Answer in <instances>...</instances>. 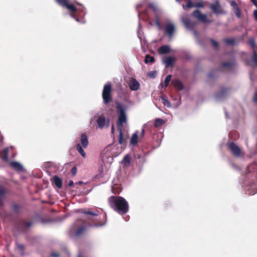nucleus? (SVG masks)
Wrapping results in <instances>:
<instances>
[{
  "mask_svg": "<svg viewBox=\"0 0 257 257\" xmlns=\"http://www.w3.org/2000/svg\"><path fill=\"white\" fill-rule=\"evenodd\" d=\"M165 123V121L161 118H156L155 120L154 126L156 127L162 125Z\"/></svg>",
  "mask_w": 257,
  "mask_h": 257,
  "instance_id": "28",
  "label": "nucleus"
},
{
  "mask_svg": "<svg viewBox=\"0 0 257 257\" xmlns=\"http://www.w3.org/2000/svg\"><path fill=\"white\" fill-rule=\"evenodd\" d=\"M145 135V130L143 128L141 131V133L140 135V138L144 137Z\"/></svg>",
  "mask_w": 257,
  "mask_h": 257,
  "instance_id": "45",
  "label": "nucleus"
},
{
  "mask_svg": "<svg viewBox=\"0 0 257 257\" xmlns=\"http://www.w3.org/2000/svg\"><path fill=\"white\" fill-rule=\"evenodd\" d=\"M16 212H17L19 210H17V209H15L14 210Z\"/></svg>",
  "mask_w": 257,
  "mask_h": 257,
  "instance_id": "55",
  "label": "nucleus"
},
{
  "mask_svg": "<svg viewBox=\"0 0 257 257\" xmlns=\"http://www.w3.org/2000/svg\"><path fill=\"white\" fill-rule=\"evenodd\" d=\"M172 84L178 90H182L184 88V84L179 79H173L172 81Z\"/></svg>",
  "mask_w": 257,
  "mask_h": 257,
  "instance_id": "12",
  "label": "nucleus"
},
{
  "mask_svg": "<svg viewBox=\"0 0 257 257\" xmlns=\"http://www.w3.org/2000/svg\"><path fill=\"white\" fill-rule=\"evenodd\" d=\"M139 87L140 84L136 79H133L131 81L130 84V88L132 90H137L139 89Z\"/></svg>",
  "mask_w": 257,
  "mask_h": 257,
  "instance_id": "17",
  "label": "nucleus"
},
{
  "mask_svg": "<svg viewBox=\"0 0 257 257\" xmlns=\"http://www.w3.org/2000/svg\"><path fill=\"white\" fill-rule=\"evenodd\" d=\"M7 193V190L6 188L3 186L0 185V207L3 205V200Z\"/></svg>",
  "mask_w": 257,
  "mask_h": 257,
  "instance_id": "15",
  "label": "nucleus"
},
{
  "mask_svg": "<svg viewBox=\"0 0 257 257\" xmlns=\"http://www.w3.org/2000/svg\"><path fill=\"white\" fill-rule=\"evenodd\" d=\"M248 44L250 45L251 48L253 49V51L254 50H255L254 47H255V40L253 38L249 39V40L248 41Z\"/></svg>",
  "mask_w": 257,
  "mask_h": 257,
  "instance_id": "36",
  "label": "nucleus"
},
{
  "mask_svg": "<svg viewBox=\"0 0 257 257\" xmlns=\"http://www.w3.org/2000/svg\"><path fill=\"white\" fill-rule=\"evenodd\" d=\"M111 91V85L110 83L104 85L102 90V97L103 103L105 104H107L112 101Z\"/></svg>",
  "mask_w": 257,
  "mask_h": 257,
  "instance_id": "4",
  "label": "nucleus"
},
{
  "mask_svg": "<svg viewBox=\"0 0 257 257\" xmlns=\"http://www.w3.org/2000/svg\"><path fill=\"white\" fill-rule=\"evenodd\" d=\"M55 1L60 6L63 7L67 8L68 10L72 13H75L77 11L76 7L71 4H69V0H55Z\"/></svg>",
  "mask_w": 257,
  "mask_h": 257,
  "instance_id": "9",
  "label": "nucleus"
},
{
  "mask_svg": "<svg viewBox=\"0 0 257 257\" xmlns=\"http://www.w3.org/2000/svg\"><path fill=\"white\" fill-rule=\"evenodd\" d=\"M33 224L34 222L33 221H27L25 219H22L20 220L19 222L18 227L21 230L24 231L30 227Z\"/></svg>",
  "mask_w": 257,
  "mask_h": 257,
  "instance_id": "10",
  "label": "nucleus"
},
{
  "mask_svg": "<svg viewBox=\"0 0 257 257\" xmlns=\"http://www.w3.org/2000/svg\"><path fill=\"white\" fill-rule=\"evenodd\" d=\"M11 165L12 167L18 170H21L22 169V166L18 162H11Z\"/></svg>",
  "mask_w": 257,
  "mask_h": 257,
  "instance_id": "29",
  "label": "nucleus"
},
{
  "mask_svg": "<svg viewBox=\"0 0 257 257\" xmlns=\"http://www.w3.org/2000/svg\"><path fill=\"white\" fill-rule=\"evenodd\" d=\"M176 2L180 3V0H176Z\"/></svg>",
  "mask_w": 257,
  "mask_h": 257,
  "instance_id": "56",
  "label": "nucleus"
},
{
  "mask_svg": "<svg viewBox=\"0 0 257 257\" xmlns=\"http://www.w3.org/2000/svg\"><path fill=\"white\" fill-rule=\"evenodd\" d=\"M59 254L56 252H53L51 253V257H59Z\"/></svg>",
  "mask_w": 257,
  "mask_h": 257,
  "instance_id": "44",
  "label": "nucleus"
},
{
  "mask_svg": "<svg viewBox=\"0 0 257 257\" xmlns=\"http://www.w3.org/2000/svg\"><path fill=\"white\" fill-rule=\"evenodd\" d=\"M252 61L254 63L255 66L257 67V53L256 52L255 50L253 51Z\"/></svg>",
  "mask_w": 257,
  "mask_h": 257,
  "instance_id": "33",
  "label": "nucleus"
},
{
  "mask_svg": "<svg viewBox=\"0 0 257 257\" xmlns=\"http://www.w3.org/2000/svg\"><path fill=\"white\" fill-rule=\"evenodd\" d=\"M155 24L159 30H161L163 29V28L162 26L161 23L158 19L156 20Z\"/></svg>",
  "mask_w": 257,
  "mask_h": 257,
  "instance_id": "37",
  "label": "nucleus"
},
{
  "mask_svg": "<svg viewBox=\"0 0 257 257\" xmlns=\"http://www.w3.org/2000/svg\"><path fill=\"white\" fill-rule=\"evenodd\" d=\"M111 133L112 134H113L114 133V126L113 125H112V126H111Z\"/></svg>",
  "mask_w": 257,
  "mask_h": 257,
  "instance_id": "49",
  "label": "nucleus"
},
{
  "mask_svg": "<svg viewBox=\"0 0 257 257\" xmlns=\"http://www.w3.org/2000/svg\"><path fill=\"white\" fill-rule=\"evenodd\" d=\"M204 5L203 3L201 2H199L194 3V7L203 8H204Z\"/></svg>",
  "mask_w": 257,
  "mask_h": 257,
  "instance_id": "38",
  "label": "nucleus"
},
{
  "mask_svg": "<svg viewBox=\"0 0 257 257\" xmlns=\"http://www.w3.org/2000/svg\"><path fill=\"white\" fill-rule=\"evenodd\" d=\"M252 100L254 102H257V91L254 94V96L252 98Z\"/></svg>",
  "mask_w": 257,
  "mask_h": 257,
  "instance_id": "43",
  "label": "nucleus"
},
{
  "mask_svg": "<svg viewBox=\"0 0 257 257\" xmlns=\"http://www.w3.org/2000/svg\"><path fill=\"white\" fill-rule=\"evenodd\" d=\"M211 43L214 48L217 49L219 47V44L218 42L213 39L211 40Z\"/></svg>",
  "mask_w": 257,
  "mask_h": 257,
  "instance_id": "39",
  "label": "nucleus"
},
{
  "mask_svg": "<svg viewBox=\"0 0 257 257\" xmlns=\"http://www.w3.org/2000/svg\"><path fill=\"white\" fill-rule=\"evenodd\" d=\"M175 25L171 23L166 24L164 28L165 33L167 34L170 38H171L175 32Z\"/></svg>",
  "mask_w": 257,
  "mask_h": 257,
  "instance_id": "11",
  "label": "nucleus"
},
{
  "mask_svg": "<svg viewBox=\"0 0 257 257\" xmlns=\"http://www.w3.org/2000/svg\"><path fill=\"white\" fill-rule=\"evenodd\" d=\"M253 16L254 17L255 20L257 21V11H254Z\"/></svg>",
  "mask_w": 257,
  "mask_h": 257,
  "instance_id": "46",
  "label": "nucleus"
},
{
  "mask_svg": "<svg viewBox=\"0 0 257 257\" xmlns=\"http://www.w3.org/2000/svg\"><path fill=\"white\" fill-rule=\"evenodd\" d=\"M92 224L84 219H78L72 226V231L76 237H81L85 234Z\"/></svg>",
  "mask_w": 257,
  "mask_h": 257,
  "instance_id": "2",
  "label": "nucleus"
},
{
  "mask_svg": "<svg viewBox=\"0 0 257 257\" xmlns=\"http://www.w3.org/2000/svg\"><path fill=\"white\" fill-rule=\"evenodd\" d=\"M16 246H17V248L20 251L21 255H23V256L24 255H25V246L24 244H20V243H18V242H17Z\"/></svg>",
  "mask_w": 257,
  "mask_h": 257,
  "instance_id": "22",
  "label": "nucleus"
},
{
  "mask_svg": "<svg viewBox=\"0 0 257 257\" xmlns=\"http://www.w3.org/2000/svg\"><path fill=\"white\" fill-rule=\"evenodd\" d=\"M73 184H74V183H73V181H72V180L69 181V182L68 183V186H69L72 187V186H73Z\"/></svg>",
  "mask_w": 257,
  "mask_h": 257,
  "instance_id": "47",
  "label": "nucleus"
},
{
  "mask_svg": "<svg viewBox=\"0 0 257 257\" xmlns=\"http://www.w3.org/2000/svg\"><path fill=\"white\" fill-rule=\"evenodd\" d=\"M71 172L73 176H75L77 172V168L76 167H73L71 170Z\"/></svg>",
  "mask_w": 257,
  "mask_h": 257,
  "instance_id": "42",
  "label": "nucleus"
},
{
  "mask_svg": "<svg viewBox=\"0 0 257 257\" xmlns=\"http://www.w3.org/2000/svg\"><path fill=\"white\" fill-rule=\"evenodd\" d=\"M230 6L232 7L233 12L235 13L236 16L239 18L241 16L240 9L235 1H232L230 3Z\"/></svg>",
  "mask_w": 257,
  "mask_h": 257,
  "instance_id": "13",
  "label": "nucleus"
},
{
  "mask_svg": "<svg viewBox=\"0 0 257 257\" xmlns=\"http://www.w3.org/2000/svg\"><path fill=\"white\" fill-rule=\"evenodd\" d=\"M14 209H18V206H14Z\"/></svg>",
  "mask_w": 257,
  "mask_h": 257,
  "instance_id": "54",
  "label": "nucleus"
},
{
  "mask_svg": "<svg viewBox=\"0 0 257 257\" xmlns=\"http://www.w3.org/2000/svg\"><path fill=\"white\" fill-rule=\"evenodd\" d=\"M1 158L5 161H8V148H6L3 151V152L2 153V155L1 156Z\"/></svg>",
  "mask_w": 257,
  "mask_h": 257,
  "instance_id": "25",
  "label": "nucleus"
},
{
  "mask_svg": "<svg viewBox=\"0 0 257 257\" xmlns=\"http://www.w3.org/2000/svg\"><path fill=\"white\" fill-rule=\"evenodd\" d=\"M253 4L257 8V0H251Z\"/></svg>",
  "mask_w": 257,
  "mask_h": 257,
  "instance_id": "48",
  "label": "nucleus"
},
{
  "mask_svg": "<svg viewBox=\"0 0 257 257\" xmlns=\"http://www.w3.org/2000/svg\"><path fill=\"white\" fill-rule=\"evenodd\" d=\"M77 183L79 184H83V182H82V181H79Z\"/></svg>",
  "mask_w": 257,
  "mask_h": 257,
  "instance_id": "53",
  "label": "nucleus"
},
{
  "mask_svg": "<svg viewBox=\"0 0 257 257\" xmlns=\"http://www.w3.org/2000/svg\"><path fill=\"white\" fill-rule=\"evenodd\" d=\"M161 100L162 102L165 105H167L168 107L171 106V103L170 101L167 99L166 96H162L161 97Z\"/></svg>",
  "mask_w": 257,
  "mask_h": 257,
  "instance_id": "30",
  "label": "nucleus"
},
{
  "mask_svg": "<svg viewBox=\"0 0 257 257\" xmlns=\"http://www.w3.org/2000/svg\"><path fill=\"white\" fill-rule=\"evenodd\" d=\"M110 206L115 209H128V204L126 200L121 196H112L108 198Z\"/></svg>",
  "mask_w": 257,
  "mask_h": 257,
  "instance_id": "3",
  "label": "nucleus"
},
{
  "mask_svg": "<svg viewBox=\"0 0 257 257\" xmlns=\"http://www.w3.org/2000/svg\"><path fill=\"white\" fill-rule=\"evenodd\" d=\"M116 108L118 113V119L116 122L117 128L119 132L118 143L120 145H123L125 143L122 131L123 124L127 123L125 107L120 103L117 102H116Z\"/></svg>",
  "mask_w": 257,
  "mask_h": 257,
  "instance_id": "1",
  "label": "nucleus"
},
{
  "mask_svg": "<svg viewBox=\"0 0 257 257\" xmlns=\"http://www.w3.org/2000/svg\"><path fill=\"white\" fill-rule=\"evenodd\" d=\"M170 52V48L168 45H163L158 49V52L160 54H166Z\"/></svg>",
  "mask_w": 257,
  "mask_h": 257,
  "instance_id": "16",
  "label": "nucleus"
},
{
  "mask_svg": "<svg viewBox=\"0 0 257 257\" xmlns=\"http://www.w3.org/2000/svg\"><path fill=\"white\" fill-rule=\"evenodd\" d=\"M210 8L216 15L225 14V12L223 10L218 1H216L214 3L211 4Z\"/></svg>",
  "mask_w": 257,
  "mask_h": 257,
  "instance_id": "8",
  "label": "nucleus"
},
{
  "mask_svg": "<svg viewBox=\"0 0 257 257\" xmlns=\"http://www.w3.org/2000/svg\"><path fill=\"white\" fill-rule=\"evenodd\" d=\"M192 16L195 18L199 22L204 24L210 23L213 22V20L207 19V16L205 14H202L198 10L194 11L192 14Z\"/></svg>",
  "mask_w": 257,
  "mask_h": 257,
  "instance_id": "6",
  "label": "nucleus"
},
{
  "mask_svg": "<svg viewBox=\"0 0 257 257\" xmlns=\"http://www.w3.org/2000/svg\"><path fill=\"white\" fill-rule=\"evenodd\" d=\"M174 61L175 59L173 57H168L165 59L164 62L167 66H170L173 64Z\"/></svg>",
  "mask_w": 257,
  "mask_h": 257,
  "instance_id": "23",
  "label": "nucleus"
},
{
  "mask_svg": "<svg viewBox=\"0 0 257 257\" xmlns=\"http://www.w3.org/2000/svg\"><path fill=\"white\" fill-rule=\"evenodd\" d=\"M88 145V141L86 135L83 134L81 136L80 143L76 145V149L78 152L83 157H85L86 155L83 148H86Z\"/></svg>",
  "mask_w": 257,
  "mask_h": 257,
  "instance_id": "5",
  "label": "nucleus"
},
{
  "mask_svg": "<svg viewBox=\"0 0 257 257\" xmlns=\"http://www.w3.org/2000/svg\"><path fill=\"white\" fill-rule=\"evenodd\" d=\"M148 8L151 9L155 13H157L158 12L157 7L154 3L149 4L148 5Z\"/></svg>",
  "mask_w": 257,
  "mask_h": 257,
  "instance_id": "32",
  "label": "nucleus"
},
{
  "mask_svg": "<svg viewBox=\"0 0 257 257\" xmlns=\"http://www.w3.org/2000/svg\"><path fill=\"white\" fill-rule=\"evenodd\" d=\"M144 61H145V63H148L149 62L151 63H153L155 61V58L154 57L151 56L149 54H147L145 56V59Z\"/></svg>",
  "mask_w": 257,
  "mask_h": 257,
  "instance_id": "27",
  "label": "nucleus"
},
{
  "mask_svg": "<svg viewBox=\"0 0 257 257\" xmlns=\"http://www.w3.org/2000/svg\"><path fill=\"white\" fill-rule=\"evenodd\" d=\"M96 212H92V211H85L83 213L84 214H90L92 215H97V210H96Z\"/></svg>",
  "mask_w": 257,
  "mask_h": 257,
  "instance_id": "41",
  "label": "nucleus"
},
{
  "mask_svg": "<svg viewBox=\"0 0 257 257\" xmlns=\"http://www.w3.org/2000/svg\"><path fill=\"white\" fill-rule=\"evenodd\" d=\"M97 122L98 123V126L102 128L104 127V125H105V118L104 117V116H99L97 120Z\"/></svg>",
  "mask_w": 257,
  "mask_h": 257,
  "instance_id": "20",
  "label": "nucleus"
},
{
  "mask_svg": "<svg viewBox=\"0 0 257 257\" xmlns=\"http://www.w3.org/2000/svg\"><path fill=\"white\" fill-rule=\"evenodd\" d=\"M172 78L171 75H168L165 78L164 81V86L165 87H167L170 82Z\"/></svg>",
  "mask_w": 257,
  "mask_h": 257,
  "instance_id": "34",
  "label": "nucleus"
},
{
  "mask_svg": "<svg viewBox=\"0 0 257 257\" xmlns=\"http://www.w3.org/2000/svg\"><path fill=\"white\" fill-rule=\"evenodd\" d=\"M194 3H193L191 0H188L186 5H183L182 7L184 10L190 9L194 7Z\"/></svg>",
  "mask_w": 257,
  "mask_h": 257,
  "instance_id": "26",
  "label": "nucleus"
},
{
  "mask_svg": "<svg viewBox=\"0 0 257 257\" xmlns=\"http://www.w3.org/2000/svg\"><path fill=\"white\" fill-rule=\"evenodd\" d=\"M224 42L226 44L228 45H233L235 44V40L234 39L231 38V39H225L224 40Z\"/></svg>",
  "mask_w": 257,
  "mask_h": 257,
  "instance_id": "31",
  "label": "nucleus"
},
{
  "mask_svg": "<svg viewBox=\"0 0 257 257\" xmlns=\"http://www.w3.org/2000/svg\"><path fill=\"white\" fill-rule=\"evenodd\" d=\"M53 182L54 184L58 188H61L62 186V181L61 178L58 177L57 176H54L53 177Z\"/></svg>",
  "mask_w": 257,
  "mask_h": 257,
  "instance_id": "19",
  "label": "nucleus"
},
{
  "mask_svg": "<svg viewBox=\"0 0 257 257\" xmlns=\"http://www.w3.org/2000/svg\"><path fill=\"white\" fill-rule=\"evenodd\" d=\"M227 146L234 156L239 157L241 155L240 148L235 143L233 142H229L227 143Z\"/></svg>",
  "mask_w": 257,
  "mask_h": 257,
  "instance_id": "7",
  "label": "nucleus"
},
{
  "mask_svg": "<svg viewBox=\"0 0 257 257\" xmlns=\"http://www.w3.org/2000/svg\"><path fill=\"white\" fill-rule=\"evenodd\" d=\"M115 210L116 211L118 214H119L120 215H122L125 214L128 211V210Z\"/></svg>",
  "mask_w": 257,
  "mask_h": 257,
  "instance_id": "40",
  "label": "nucleus"
},
{
  "mask_svg": "<svg viewBox=\"0 0 257 257\" xmlns=\"http://www.w3.org/2000/svg\"><path fill=\"white\" fill-rule=\"evenodd\" d=\"M48 221V220H44V219H41V222H42V223H45V222H47V221Z\"/></svg>",
  "mask_w": 257,
  "mask_h": 257,
  "instance_id": "51",
  "label": "nucleus"
},
{
  "mask_svg": "<svg viewBox=\"0 0 257 257\" xmlns=\"http://www.w3.org/2000/svg\"><path fill=\"white\" fill-rule=\"evenodd\" d=\"M235 63L234 61L232 62H225L222 63V68H226L230 69L232 66L235 65Z\"/></svg>",
  "mask_w": 257,
  "mask_h": 257,
  "instance_id": "24",
  "label": "nucleus"
},
{
  "mask_svg": "<svg viewBox=\"0 0 257 257\" xmlns=\"http://www.w3.org/2000/svg\"><path fill=\"white\" fill-rule=\"evenodd\" d=\"M77 257H83L81 252H79Z\"/></svg>",
  "mask_w": 257,
  "mask_h": 257,
  "instance_id": "52",
  "label": "nucleus"
},
{
  "mask_svg": "<svg viewBox=\"0 0 257 257\" xmlns=\"http://www.w3.org/2000/svg\"><path fill=\"white\" fill-rule=\"evenodd\" d=\"M123 161L124 162V164L126 165H129L131 162V158L128 155H126L123 159Z\"/></svg>",
  "mask_w": 257,
  "mask_h": 257,
  "instance_id": "35",
  "label": "nucleus"
},
{
  "mask_svg": "<svg viewBox=\"0 0 257 257\" xmlns=\"http://www.w3.org/2000/svg\"><path fill=\"white\" fill-rule=\"evenodd\" d=\"M228 92V89L226 88H222L220 90L215 94V98L217 99H220L226 96Z\"/></svg>",
  "mask_w": 257,
  "mask_h": 257,
  "instance_id": "14",
  "label": "nucleus"
},
{
  "mask_svg": "<svg viewBox=\"0 0 257 257\" xmlns=\"http://www.w3.org/2000/svg\"><path fill=\"white\" fill-rule=\"evenodd\" d=\"M71 16L72 17L74 18V19H75V20H76V21H78V20L77 18H75V17L74 16V14H71Z\"/></svg>",
  "mask_w": 257,
  "mask_h": 257,
  "instance_id": "50",
  "label": "nucleus"
},
{
  "mask_svg": "<svg viewBox=\"0 0 257 257\" xmlns=\"http://www.w3.org/2000/svg\"><path fill=\"white\" fill-rule=\"evenodd\" d=\"M138 142V136L137 133H135L133 134L131 139L130 143L133 146H136Z\"/></svg>",
  "mask_w": 257,
  "mask_h": 257,
  "instance_id": "21",
  "label": "nucleus"
},
{
  "mask_svg": "<svg viewBox=\"0 0 257 257\" xmlns=\"http://www.w3.org/2000/svg\"><path fill=\"white\" fill-rule=\"evenodd\" d=\"M183 23L185 27L187 29H193L194 27V23L191 22L190 20L188 18L184 19L183 20Z\"/></svg>",
  "mask_w": 257,
  "mask_h": 257,
  "instance_id": "18",
  "label": "nucleus"
}]
</instances>
